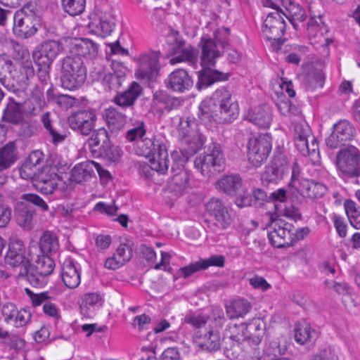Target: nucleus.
<instances>
[{
    "label": "nucleus",
    "instance_id": "1",
    "mask_svg": "<svg viewBox=\"0 0 360 360\" xmlns=\"http://www.w3.org/2000/svg\"><path fill=\"white\" fill-rule=\"evenodd\" d=\"M199 46L201 49L200 65L202 70L199 71L198 88H207L215 82L229 79V75L212 69L216 60L221 56L216 41L210 38L202 37Z\"/></svg>",
    "mask_w": 360,
    "mask_h": 360
},
{
    "label": "nucleus",
    "instance_id": "2",
    "mask_svg": "<svg viewBox=\"0 0 360 360\" xmlns=\"http://www.w3.org/2000/svg\"><path fill=\"white\" fill-rule=\"evenodd\" d=\"M86 78L84 62L79 56H67L61 62L60 82L62 86L75 90L82 86Z\"/></svg>",
    "mask_w": 360,
    "mask_h": 360
},
{
    "label": "nucleus",
    "instance_id": "3",
    "mask_svg": "<svg viewBox=\"0 0 360 360\" xmlns=\"http://www.w3.org/2000/svg\"><path fill=\"white\" fill-rule=\"evenodd\" d=\"M86 145L96 158H103L108 161L115 162L121 156V150L112 143L108 131L103 127L93 131Z\"/></svg>",
    "mask_w": 360,
    "mask_h": 360
},
{
    "label": "nucleus",
    "instance_id": "4",
    "mask_svg": "<svg viewBox=\"0 0 360 360\" xmlns=\"http://www.w3.org/2000/svg\"><path fill=\"white\" fill-rule=\"evenodd\" d=\"M224 158L221 147L218 143H212L207 151L195 157L194 167L202 176L211 177L224 169Z\"/></svg>",
    "mask_w": 360,
    "mask_h": 360
},
{
    "label": "nucleus",
    "instance_id": "5",
    "mask_svg": "<svg viewBox=\"0 0 360 360\" xmlns=\"http://www.w3.org/2000/svg\"><path fill=\"white\" fill-rule=\"evenodd\" d=\"M143 155L150 158V165L144 168L151 169L160 174H165L169 168L168 153L165 143L155 138L141 140V146Z\"/></svg>",
    "mask_w": 360,
    "mask_h": 360
},
{
    "label": "nucleus",
    "instance_id": "6",
    "mask_svg": "<svg viewBox=\"0 0 360 360\" xmlns=\"http://www.w3.org/2000/svg\"><path fill=\"white\" fill-rule=\"evenodd\" d=\"M179 139L186 146L190 154H195L202 148L206 141V136L200 126L193 120L181 119L178 125Z\"/></svg>",
    "mask_w": 360,
    "mask_h": 360
},
{
    "label": "nucleus",
    "instance_id": "7",
    "mask_svg": "<svg viewBox=\"0 0 360 360\" xmlns=\"http://www.w3.org/2000/svg\"><path fill=\"white\" fill-rule=\"evenodd\" d=\"M205 210L207 213L215 220L214 222L207 219L204 221L205 226L212 232L218 233L231 226L233 219L228 207L221 199L211 198L205 204Z\"/></svg>",
    "mask_w": 360,
    "mask_h": 360
},
{
    "label": "nucleus",
    "instance_id": "8",
    "mask_svg": "<svg viewBox=\"0 0 360 360\" xmlns=\"http://www.w3.org/2000/svg\"><path fill=\"white\" fill-rule=\"evenodd\" d=\"M39 24V17L26 6L15 13L13 30L18 37L26 39L37 32Z\"/></svg>",
    "mask_w": 360,
    "mask_h": 360
},
{
    "label": "nucleus",
    "instance_id": "9",
    "mask_svg": "<svg viewBox=\"0 0 360 360\" xmlns=\"http://www.w3.org/2000/svg\"><path fill=\"white\" fill-rule=\"evenodd\" d=\"M269 217L268 226L271 230L268 233V238L272 245L278 248L291 245L294 240L292 233V224L282 219L274 217L272 214H269Z\"/></svg>",
    "mask_w": 360,
    "mask_h": 360
},
{
    "label": "nucleus",
    "instance_id": "10",
    "mask_svg": "<svg viewBox=\"0 0 360 360\" xmlns=\"http://www.w3.org/2000/svg\"><path fill=\"white\" fill-rule=\"evenodd\" d=\"M210 99L212 105L219 108L220 120L229 122L236 118L239 112L238 105L236 100L232 98L231 92L226 88L217 89Z\"/></svg>",
    "mask_w": 360,
    "mask_h": 360
},
{
    "label": "nucleus",
    "instance_id": "11",
    "mask_svg": "<svg viewBox=\"0 0 360 360\" xmlns=\"http://www.w3.org/2000/svg\"><path fill=\"white\" fill-rule=\"evenodd\" d=\"M272 138L269 133L250 139L248 143V159L254 167H259L269 157L272 148Z\"/></svg>",
    "mask_w": 360,
    "mask_h": 360
},
{
    "label": "nucleus",
    "instance_id": "12",
    "mask_svg": "<svg viewBox=\"0 0 360 360\" xmlns=\"http://www.w3.org/2000/svg\"><path fill=\"white\" fill-rule=\"evenodd\" d=\"M336 165L340 172L349 177L360 176V151L353 146L342 148L336 156Z\"/></svg>",
    "mask_w": 360,
    "mask_h": 360
},
{
    "label": "nucleus",
    "instance_id": "13",
    "mask_svg": "<svg viewBox=\"0 0 360 360\" xmlns=\"http://www.w3.org/2000/svg\"><path fill=\"white\" fill-rule=\"evenodd\" d=\"M293 140L295 147L302 155H309L315 153L319 146L310 127L306 122H295L294 124Z\"/></svg>",
    "mask_w": 360,
    "mask_h": 360
},
{
    "label": "nucleus",
    "instance_id": "14",
    "mask_svg": "<svg viewBox=\"0 0 360 360\" xmlns=\"http://www.w3.org/2000/svg\"><path fill=\"white\" fill-rule=\"evenodd\" d=\"M179 34L178 31L171 30L167 36V42L171 44L169 53L176 55L170 59V63L174 65L183 61L194 63L197 60V51L191 46H186L185 41L178 38Z\"/></svg>",
    "mask_w": 360,
    "mask_h": 360
},
{
    "label": "nucleus",
    "instance_id": "15",
    "mask_svg": "<svg viewBox=\"0 0 360 360\" xmlns=\"http://www.w3.org/2000/svg\"><path fill=\"white\" fill-rule=\"evenodd\" d=\"M33 103L32 99L21 103L15 101L13 98H9L4 110L3 120L11 124H18L23 120L24 114L37 115L40 107L34 105Z\"/></svg>",
    "mask_w": 360,
    "mask_h": 360
},
{
    "label": "nucleus",
    "instance_id": "16",
    "mask_svg": "<svg viewBox=\"0 0 360 360\" xmlns=\"http://www.w3.org/2000/svg\"><path fill=\"white\" fill-rule=\"evenodd\" d=\"M282 11H274L269 13L263 22L262 30L269 41H276L281 45L282 39L285 31V22L281 15Z\"/></svg>",
    "mask_w": 360,
    "mask_h": 360
},
{
    "label": "nucleus",
    "instance_id": "17",
    "mask_svg": "<svg viewBox=\"0 0 360 360\" xmlns=\"http://www.w3.org/2000/svg\"><path fill=\"white\" fill-rule=\"evenodd\" d=\"M356 134L354 126L347 120H341L333 125V131L326 139L327 146L331 149L346 146Z\"/></svg>",
    "mask_w": 360,
    "mask_h": 360
},
{
    "label": "nucleus",
    "instance_id": "18",
    "mask_svg": "<svg viewBox=\"0 0 360 360\" xmlns=\"http://www.w3.org/2000/svg\"><path fill=\"white\" fill-rule=\"evenodd\" d=\"M160 51H150L141 54L139 59V66L136 72L137 77L148 80L156 79L160 70Z\"/></svg>",
    "mask_w": 360,
    "mask_h": 360
},
{
    "label": "nucleus",
    "instance_id": "19",
    "mask_svg": "<svg viewBox=\"0 0 360 360\" xmlns=\"http://www.w3.org/2000/svg\"><path fill=\"white\" fill-rule=\"evenodd\" d=\"M96 119V114L94 110H79L68 117V122L72 129L87 136L94 127Z\"/></svg>",
    "mask_w": 360,
    "mask_h": 360
},
{
    "label": "nucleus",
    "instance_id": "20",
    "mask_svg": "<svg viewBox=\"0 0 360 360\" xmlns=\"http://www.w3.org/2000/svg\"><path fill=\"white\" fill-rule=\"evenodd\" d=\"M113 72H106L103 68L94 72L93 77L101 81L103 86L108 90H116L125 79L126 68L119 63H112Z\"/></svg>",
    "mask_w": 360,
    "mask_h": 360
},
{
    "label": "nucleus",
    "instance_id": "21",
    "mask_svg": "<svg viewBox=\"0 0 360 360\" xmlns=\"http://www.w3.org/2000/svg\"><path fill=\"white\" fill-rule=\"evenodd\" d=\"M290 185L295 187L302 197L309 199L321 198L327 191L326 186L320 182L307 179L297 180L294 175L292 176Z\"/></svg>",
    "mask_w": 360,
    "mask_h": 360
},
{
    "label": "nucleus",
    "instance_id": "22",
    "mask_svg": "<svg viewBox=\"0 0 360 360\" xmlns=\"http://www.w3.org/2000/svg\"><path fill=\"white\" fill-rule=\"evenodd\" d=\"M6 262L12 266H20V271L30 265V257L25 255V247L22 240H12L8 245V250L5 257Z\"/></svg>",
    "mask_w": 360,
    "mask_h": 360
},
{
    "label": "nucleus",
    "instance_id": "23",
    "mask_svg": "<svg viewBox=\"0 0 360 360\" xmlns=\"http://www.w3.org/2000/svg\"><path fill=\"white\" fill-rule=\"evenodd\" d=\"M166 87L174 92L183 93L193 86V80L188 72L183 69H177L171 72L165 81Z\"/></svg>",
    "mask_w": 360,
    "mask_h": 360
},
{
    "label": "nucleus",
    "instance_id": "24",
    "mask_svg": "<svg viewBox=\"0 0 360 360\" xmlns=\"http://www.w3.org/2000/svg\"><path fill=\"white\" fill-rule=\"evenodd\" d=\"M286 169V158L284 155L279 154L274 158L270 165L266 167L262 179L267 183L276 182L283 178Z\"/></svg>",
    "mask_w": 360,
    "mask_h": 360
},
{
    "label": "nucleus",
    "instance_id": "25",
    "mask_svg": "<svg viewBox=\"0 0 360 360\" xmlns=\"http://www.w3.org/2000/svg\"><path fill=\"white\" fill-rule=\"evenodd\" d=\"M141 90L140 84L133 82L127 89L117 93L112 101L122 108L129 109L131 111L135 101L141 94Z\"/></svg>",
    "mask_w": 360,
    "mask_h": 360
},
{
    "label": "nucleus",
    "instance_id": "26",
    "mask_svg": "<svg viewBox=\"0 0 360 360\" xmlns=\"http://www.w3.org/2000/svg\"><path fill=\"white\" fill-rule=\"evenodd\" d=\"M115 25L114 16L107 13H101L100 15L95 16L89 23L91 31L103 38L110 34Z\"/></svg>",
    "mask_w": 360,
    "mask_h": 360
},
{
    "label": "nucleus",
    "instance_id": "27",
    "mask_svg": "<svg viewBox=\"0 0 360 360\" xmlns=\"http://www.w3.org/2000/svg\"><path fill=\"white\" fill-rule=\"evenodd\" d=\"M63 50L62 44L56 40H49L41 45L40 50L33 53L34 60L46 62L51 64L56 56Z\"/></svg>",
    "mask_w": 360,
    "mask_h": 360
},
{
    "label": "nucleus",
    "instance_id": "28",
    "mask_svg": "<svg viewBox=\"0 0 360 360\" xmlns=\"http://www.w3.org/2000/svg\"><path fill=\"white\" fill-rule=\"evenodd\" d=\"M35 208L27 201L19 202L15 209V217L17 224L25 229H31L33 226V219Z\"/></svg>",
    "mask_w": 360,
    "mask_h": 360
},
{
    "label": "nucleus",
    "instance_id": "29",
    "mask_svg": "<svg viewBox=\"0 0 360 360\" xmlns=\"http://www.w3.org/2000/svg\"><path fill=\"white\" fill-rule=\"evenodd\" d=\"M216 188L229 196L236 195L243 187V180L239 174L222 176L215 183Z\"/></svg>",
    "mask_w": 360,
    "mask_h": 360
},
{
    "label": "nucleus",
    "instance_id": "30",
    "mask_svg": "<svg viewBox=\"0 0 360 360\" xmlns=\"http://www.w3.org/2000/svg\"><path fill=\"white\" fill-rule=\"evenodd\" d=\"M195 342L198 347L205 352H216L221 347V338L217 330H210L199 336L196 335Z\"/></svg>",
    "mask_w": 360,
    "mask_h": 360
},
{
    "label": "nucleus",
    "instance_id": "31",
    "mask_svg": "<svg viewBox=\"0 0 360 360\" xmlns=\"http://www.w3.org/2000/svg\"><path fill=\"white\" fill-rule=\"evenodd\" d=\"M246 120L259 128H268L272 121V111L269 106L263 105L249 111Z\"/></svg>",
    "mask_w": 360,
    "mask_h": 360
},
{
    "label": "nucleus",
    "instance_id": "32",
    "mask_svg": "<svg viewBox=\"0 0 360 360\" xmlns=\"http://www.w3.org/2000/svg\"><path fill=\"white\" fill-rule=\"evenodd\" d=\"M98 52V45L89 39H76L71 44L70 56H79L84 60L86 56L94 57Z\"/></svg>",
    "mask_w": 360,
    "mask_h": 360
},
{
    "label": "nucleus",
    "instance_id": "33",
    "mask_svg": "<svg viewBox=\"0 0 360 360\" xmlns=\"http://www.w3.org/2000/svg\"><path fill=\"white\" fill-rule=\"evenodd\" d=\"M95 162L85 161L76 165L70 172L69 179L72 182L81 184L95 176Z\"/></svg>",
    "mask_w": 360,
    "mask_h": 360
},
{
    "label": "nucleus",
    "instance_id": "34",
    "mask_svg": "<svg viewBox=\"0 0 360 360\" xmlns=\"http://www.w3.org/2000/svg\"><path fill=\"white\" fill-rule=\"evenodd\" d=\"M62 279L69 288H77L81 281L77 264L70 259H65L63 264Z\"/></svg>",
    "mask_w": 360,
    "mask_h": 360
},
{
    "label": "nucleus",
    "instance_id": "35",
    "mask_svg": "<svg viewBox=\"0 0 360 360\" xmlns=\"http://www.w3.org/2000/svg\"><path fill=\"white\" fill-rule=\"evenodd\" d=\"M103 116L112 131L121 130L124 127L128 117L126 113L112 107L105 110Z\"/></svg>",
    "mask_w": 360,
    "mask_h": 360
},
{
    "label": "nucleus",
    "instance_id": "36",
    "mask_svg": "<svg viewBox=\"0 0 360 360\" xmlns=\"http://www.w3.org/2000/svg\"><path fill=\"white\" fill-rule=\"evenodd\" d=\"M33 249L37 250V248L32 247L30 250V260H34L35 262V265L33 266L34 271H38L39 274L48 276L54 269L55 262L53 259L45 254L37 255L35 258L34 255H32Z\"/></svg>",
    "mask_w": 360,
    "mask_h": 360
},
{
    "label": "nucleus",
    "instance_id": "37",
    "mask_svg": "<svg viewBox=\"0 0 360 360\" xmlns=\"http://www.w3.org/2000/svg\"><path fill=\"white\" fill-rule=\"evenodd\" d=\"M252 306L249 301L244 298H238L226 306V312L231 319L243 317L247 314Z\"/></svg>",
    "mask_w": 360,
    "mask_h": 360
},
{
    "label": "nucleus",
    "instance_id": "38",
    "mask_svg": "<svg viewBox=\"0 0 360 360\" xmlns=\"http://www.w3.org/2000/svg\"><path fill=\"white\" fill-rule=\"evenodd\" d=\"M248 342L253 345H259L264 334V324L260 319H254L251 322L245 324Z\"/></svg>",
    "mask_w": 360,
    "mask_h": 360
},
{
    "label": "nucleus",
    "instance_id": "39",
    "mask_svg": "<svg viewBox=\"0 0 360 360\" xmlns=\"http://www.w3.org/2000/svg\"><path fill=\"white\" fill-rule=\"evenodd\" d=\"M17 160V149L13 142L0 148V172L10 168Z\"/></svg>",
    "mask_w": 360,
    "mask_h": 360
},
{
    "label": "nucleus",
    "instance_id": "40",
    "mask_svg": "<svg viewBox=\"0 0 360 360\" xmlns=\"http://www.w3.org/2000/svg\"><path fill=\"white\" fill-rule=\"evenodd\" d=\"M153 100L156 104L162 105L167 111L179 108L183 103L181 98L169 95L165 91H156L153 94Z\"/></svg>",
    "mask_w": 360,
    "mask_h": 360
},
{
    "label": "nucleus",
    "instance_id": "41",
    "mask_svg": "<svg viewBox=\"0 0 360 360\" xmlns=\"http://www.w3.org/2000/svg\"><path fill=\"white\" fill-rule=\"evenodd\" d=\"M189 181V174L184 169L178 170L172 176L170 189L176 195H181L188 186Z\"/></svg>",
    "mask_w": 360,
    "mask_h": 360
},
{
    "label": "nucleus",
    "instance_id": "42",
    "mask_svg": "<svg viewBox=\"0 0 360 360\" xmlns=\"http://www.w3.org/2000/svg\"><path fill=\"white\" fill-rule=\"evenodd\" d=\"M101 295L97 292L86 293L82 298L80 304L81 312L85 316H90L88 311L92 308H98L103 305Z\"/></svg>",
    "mask_w": 360,
    "mask_h": 360
},
{
    "label": "nucleus",
    "instance_id": "43",
    "mask_svg": "<svg viewBox=\"0 0 360 360\" xmlns=\"http://www.w3.org/2000/svg\"><path fill=\"white\" fill-rule=\"evenodd\" d=\"M59 244L57 236L51 231H45L40 238L39 250L42 254L55 252Z\"/></svg>",
    "mask_w": 360,
    "mask_h": 360
},
{
    "label": "nucleus",
    "instance_id": "44",
    "mask_svg": "<svg viewBox=\"0 0 360 360\" xmlns=\"http://www.w3.org/2000/svg\"><path fill=\"white\" fill-rule=\"evenodd\" d=\"M245 324H233L229 326L226 330V334L233 342V347H239L248 342Z\"/></svg>",
    "mask_w": 360,
    "mask_h": 360
},
{
    "label": "nucleus",
    "instance_id": "45",
    "mask_svg": "<svg viewBox=\"0 0 360 360\" xmlns=\"http://www.w3.org/2000/svg\"><path fill=\"white\" fill-rule=\"evenodd\" d=\"M41 122L44 128L47 130L49 135L51 136L53 143L57 144L65 140L66 134L58 129L57 127L52 123L50 119L49 112H46L42 115Z\"/></svg>",
    "mask_w": 360,
    "mask_h": 360
},
{
    "label": "nucleus",
    "instance_id": "46",
    "mask_svg": "<svg viewBox=\"0 0 360 360\" xmlns=\"http://www.w3.org/2000/svg\"><path fill=\"white\" fill-rule=\"evenodd\" d=\"M20 274H25L27 280L33 287L41 288L46 283L47 276L39 274L38 271H34V268L30 265L24 267V270L20 271Z\"/></svg>",
    "mask_w": 360,
    "mask_h": 360
},
{
    "label": "nucleus",
    "instance_id": "47",
    "mask_svg": "<svg viewBox=\"0 0 360 360\" xmlns=\"http://www.w3.org/2000/svg\"><path fill=\"white\" fill-rule=\"evenodd\" d=\"M316 338V332L308 324H299L295 328V340L303 345Z\"/></svg>",
    "mask_w": 360,
    "mask_h": 360
},
{
    "label": "nucleus",
    "instance_id": "48",
    "mask_svg": "<svg viewBox=\"0 0 360 360\" xmlns=\"http://www.w3.org/2000/svg\"><path fill=\"white\" fill-rule=\"evenodd\" d=\"M344 207L351 225L356 229H360V211L356 203L352 200H346Z\"/></svg>",
    "mask_w": 360,
    "mask_h": 360
},
{
    "label": "nucleus",
    "instance_id": "49",
    "mask_svg": "<svg viewBox=\"0 0 360 360\" xmlns=\"http://www.w3.org/2000/svg\"><path fill=\"white\" fill-rule=\"evenodd\" d=\"M193 154H190V151L186 148L176 150L172 153V159L173 165L172 171L175 172L176 170L183 169L184 164L188 160Z\"/></svg>",
    "mask_w": 360,
    "mask_h": 360
},
{
    "label": "nucleus",
    "instance_id": "50",
    "mask_svg": "<svg viewBox=\"0 0 360 360\" xmlns=\"http://www.w3.org/2000/svg\"><path fill=\"white\" fill-rule=\"evenodd\" d=\"M212 101H203L199 105V118L205 122H210L212 120H217L218 115L212 108Z\"/></svg>",
    "mask_w": 360,
    "mask_h": 360
},
{
    "label": "nucleus",
    "instance_id": "51",
    "mask_svg": "<svg viewBox=\"0 0 360 360\" xmlns=\"http://www.w3.org/2000/svg\"><path fill=\"white\" fill-rule=\"evenodd\" d=\"M64 11L70 15L81 14L85 7V0H62Z\"/></svg>",
    "mask_w": 360,
    "mask_h": 360
},
{
    "label": "nucleus",
    "instance_id": "52",
    "mask_svg": "<svg viewBox=\"0 0 360 360\" xmlns=\"http://www.w3.org/2000/svg\"><path fill=\"white\" fill-rule=\"evenodd\" d=\"M305 84L309 89L321 88L324 84V75L321 70H314L309 72L305 79Z\"/></svg>",
    "mask_w": 360,
    "mask_h": 360
},
{
    "label": "nucleus",
    "instance_id": "53",
    "mask_svg": "<svg viewBox=\"0 0 360 360\" xmlns=\"http://www.w3.org/2000/svg\"><path fill=\"white\" fill-rule=\"evenodd\" d=\"M39 183L42 184L40 186L41 193L49 195L52 194L57 189V179L56 178H46L43 174L37 176Z\"/></svg>",
    "mask_w": 360,
    "mask_h": 360
},
{
    "label": "nucleus",
    "instance_id": "54",
    "mask_svg": "<svg viewBox=\"0 0 360 360\" xmlns=\"http://www.w3.org/2000/svg\"><path fill=\"white\" fill-rule=\"evenodd\" d=\"M20 74L22 77L20 86L22 89H25L29 84V80L34 76V70L30 63H27L20 68Z\"/></svg>",
    "mask_w": 360,
    "mask_h": 360
},
{
    "label": "nucleus",
    "instance_id": "55",
    "mask_svg": "<svg viewBox=\"0 0 360 360\" xmlns=\"http://www.w3.org/2000/svg\"><path fill=\"white\" fill-rule=\"evenodd\" d=\"M146 134L145 124L143 121L136 122V125L129 129L126 134L127 141L132 142L138 139H142Z\"/></svg>",
    "mask_w": 360,
    "mask_h": 360
},
{
    "label": "nucleus",
    "instance_id": "56",
    "mask_svg": "<svg viewBox=\"0 0 360 360\" xmlns=\"http://www.w3.org/2000/svg\"><path fill=\"white\" fill-rule=\"evenodd\" d=\"M230 30L227 27H221L217 29L214 33V41L218 44L222 49H226L229 45Z\"/></svg>",
    "mask_w": 360,
    "mask_h": 360
},
{
    "label": "nucleus",
    "instance_id": "57",
    "mask_svg": "<svg viewBox=\"0 0 360 360\" xmlns=\"http://www.w3.org/2000/svg\"><path fill=\"white\" fill-rule=\"evenodd\" d=\"M40 167L34 166L25 160L20 169V175L24 179H32L37 176Z\"/></svg>",
    "mask_w": 360,
    "mask_h": 360
},
{
    "label": "nucleus",
    "instance_id": "58",
    "mask_svg": "<svg viewBox=\"0 0 360 360\" xmlns=\"http://www.w3.org/2000/svg\"><path fill=\"white\" fill-rule=\"evenodd\" d=\"M287 12L288 15L283 12L281 13L285 15L290 21L298 20L303 22L306 19L304 11L298 4H295L294 6H291L290 8H288Z\"/></svg>",
    "mask_w": 360,
    "mask_h": 360
},
{
    "label": "nucleus",
    "instance_id": "59",
    "mask_svg": "<svg viewBox=\"0 0 360 360\" xmlns=\"http://www.w3.org/2000/svg\"><path fill=\"white\" fill-rule=\"evenodd\" d=\"M38 66L37 77L42 84H46L50 79L49 70L51 64L46 62L34 60Z\"/></svg>",
    "mask_w": 360,
    "mask_h": 360
},
{
    "label": "nucleus",
    "instance_id": "60",
    "mask_svg": "<svg viewBox=\"0 0 360 360\" xmlns=\"http://www.w3.org/2000/svg\"><path fill=\"white\" fill-rule=\"evenodd\" d=\"M22 199L27 201L29 204L32 205H36L38 207L41 208L43 211H46L49 209V206L46 202L40 198L38 195L33 193H26L22 195Z\"/></svg>",
    "mask_w": 360,
    "mask_h": 360
},
{
    "label": "nucleus",
    "instance_id": "61",
    "mask_svg": "<svg viewBox=\"0 0 360 360\" xmlns=\"http://www.w3.org/2000/svg\"><path fill=\"white\" fill-rule=\"evenodd\" d=\"M202 269H207L210 266L223 267L224 266V257L222 255H212L206 259H200Z\"/></svg>",
    "mask_w": 360,
    "mask_h": 360
},
{
    "label": "nucleus",
    "instance_id": "62",
    "mask_svg": "<svg viewBox=\"0 0 360 360\" xmlns=\"http://www.w3.org/2000/svg\"><path fill=\"white\" fill-rule=\"evenodd\" d=\"M115 255L124 264H125L132 257V250L127 244H121L117 248Z\"/></svg>",
    "mask_w": 360,
    "mask_h": 360
},
{
    "label": "nucleus",
    "instance_id": "63",
    "mask_svg": "<svg viewBox=\"0 0 360 360\" xmlns=\"http://www.w3.org/2000/svg\"><path fill=\"white\" fill-rule=\"evenodd\" d=\"M309 360H338V356L331 348H325L313 355Z\"/></svg>",
    "mask_w": 360,
    "mask_h": 360
},
{
    "label": "nucleus",
    "instance_id": "64",
    "mask_svg": "<svg viewBox=\"0 0 360 360\" xmlns=\"http://www.w3.org/2000/svg\"><path fill=\"white\" fill-rule=\"evenodd\" d=\"M12 61L6 55H0V80L10 74L12 68Z\"/></svg>",
    "mask_w": 360,
    "mask_h": 360
}]
</instances>
